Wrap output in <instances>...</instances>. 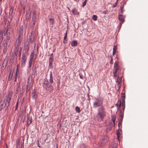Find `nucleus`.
<instances>
[{"label":"nucleus","mask_w":148,"mask_h":148,"mask_svg":"<svg viewBox=\"0 0 148 148\" xmlns=\"http://www.w3.org/2000/svg\"><path fill=\"white\" fill-rule=\"evenodd\" d=\"M72 12L73 14H75V9H73V10H72Z\"/></svg>","instance_id":"53"},{"label":"nucleus","mask_w":148,"mask_h":148,"mask_svg":"<svg viewBox=\"0 0 148 148\" xmlns=\"http://www.w3.org/2000/svg\"><path fill=\"white\" fill-rule=\"evenodd\" d=\"M4 35L6 36H10V30L9 29L8 27L6 29L4 33Z\"/></svg>","instance_id":"18"},{"label":"nucleus","mask_w":148,"mask_h":148,"mask_svg":"<svg viewBox=\"0 0 148 148\" xmlns=\"http://www.w3.org/2000/svg\"><path fill=\"white\" fill-rule=\"evenodd\" d=\"M103 99L101 97L95 98L93 103V106L94 108L99 107L98 109V114L96 115L94 118L95 120L98 121L103 120L106 116V113L105 108L103 106Z\"/></svg>","instance_id":"1"},{"label":"nucleus","mask_w":148,"mask_h":148,"mask_svg":"<svg viewBox=\"0 0 148 148\" xmlns=\"http://www.w3.org/2000/svg\"><path fill=\"white\" fill-rule=\"evenodd\" d=\"M53 60V54L51 53L49 58V67L51 68H53L52 64Z\"/></svg>","instance_id":"11"},{"label":"nucleus","mask_w":148,"mask_h":148,"mask_svg":"<svg viewBox=\"0 0 148 148\" xmlns=\"http://www.w3.org/2000/svg\"><path fill=\"white\" fill-rule=\"evenodd\" d=\"M36 19V14L35 11H34L33 12L32 18V23H33V24L32 26L34 27L35 25V23Z\"/></svg>","instance_id":"9"},{"label":"nucleus","mask_w":148,"mask_h":148,"mask_svg":"<svg viewBox=\"0 0 148 148\" xmlns=\"http://www.w3.org/2000/svg\"><path fill=\"white\" fill-rule=\"evenodd\" d=\"M49 20L51 24L53 25L54 23V20L53 18H50L49 19Z\"/></svg>","instance_id":"30"},{"label":"nucleus","mask_w":148,"mask_h":148,"mask_svg":"<svg viewBox=\"0 0 148 148\" xmlns=\"http://www.w3.org/2000/svg\"><path fill=\"white\" fill-rule=\"evenodd\" d=\"M18 100H17V101L16 103V108H15V110H16L18 108Z\"/></svg>","instance_id":"41"},{"label":"nucleus","mask_w":148,"mask_h":148,"mask_svg":"<svg viewBox=\"0 0 148 148\" xmlns=\"http://www.w3.org/2000/svg\"><path fill=\"white\" fill-rule=\"evenodd\" d=\"M28 55L26 54H23L21 62V66L22 67H24L25 65Z\"/></svg>","instance_id":"5"},{"label":"nucleus","mask_w":148,"mask_h":148,"mask_svg":"<svg viewBox=\"0 0 148 148\" xmlns=\"http://www.w3.org/2000/svg\"><path fill=\"white\" fill-rule=\"evenodd\" d=\"M13 74V73L11 71H10V74L9 76V77L8 78V80L9 81H10V80L12 78V75Z\"/></svg>","instance_id":"31"},{"label":"nucleus","mask_w":148,"mask_h":148,"mask_svg":"<svg viewBox=\"0 0 148 148\" xmlns=\"http://www.w3.org/2000/svg\"><path fill=\"white\" fill-rule=\"evenodd\" d=\"M122 79V77H118L117 80L116 81V82L118 83H121V80Z\"/></svg>","instance_id":"32"},{"label":"nucleus","mask_w":148,"mask_h":148,"mask_svg":"<svg viewBox=\"0 0 148 148\" xmlns=\"http://www.w3.org/2000/svg\"><path fill=\"white\" fill-rule=\"evenodd\" d=\"M108 140V138L106 136H104L103 137L101 140L100 141L101 145L100 146H102L105 145L107 143Z\"/></svg>","instance_id":"8"},{"label":"nucleus","mask_w":148,"mask_h":148,"mask_svg":"<svg viewBox=\"0 0 148 148\" xmlns=\"http://www.w3.org/2000/svg\"><path fill=\"white\" fill-rule=\"evenodd\" d=\"M8 104H7L6 99L1 101L0 102V111L1 110L3 109H4L5 111L7 110L10 105V102Z\"/></svg>","instance_id":"3"},{"label":"nucleus","mask_w":148,"mask_h":148,"mask_svg":"<svg viewBox=\"0 0 148 148\" xmlns=\"http://www.w3.org/2000/svg\"><path fill=\"white\" fill-rule=\"evenodd\" d=\"M122 96L121 98L122 101V104L123 107L122 110H121L120 111H123L124 112L125 108V92H124L121 94Z\"/></svg>","instance_id":"6"},{"label":"nucleus","mask_w":148,"mask_h":148,"mask_svg":"<svg viewBox=\"0 0 148 148\" xmlns=\"http://www.w3.org/2000/svg\"><path fill=\"white\" fill-rule=\"evenodd\" d=\"M117 135V137L118 138H119L120 137V134H116Z\"/></svg>","instance_id":"55"},{"label":"nucleus","mask_w":148,"mask_h":148,"mask_svg":"<svg viewBox=\"0 0 148 148\" xmlns=\"http://www.w3.org/2000/svg\"><path fill=\"white\" fill-rule=\"evenodd\" d=\"M36 44H35V45H34V47H36Z\"/></svg>","instance_id":"61"},{"label":"nucleus","mask_w":148,"mask_h":148,"mask_svg":"<svg viewBox=\"0 0 148 148\" xmlns=\"http://www.w3.org/2000/svg\"><path fill=\"white\" fill-rule=\"evenodd\" d=\"M124 6V5H121L120 7V12L121 13H123V12L124 11V10L123 9Z\"/></svg>","instance_id":"37"},{"label":"nucleus","mask_w":148,"mask_h":148,"mask_svg":"<svg viewBox=\"0 0 148 148\" xmlns=\"http://www.w3.org/2000/svg\"><path fill=\"white\" fill-rule=\"evenodd\" d=\"M10 36H6V40L4 44L7 45L8 46H9L10 45Z\"/></svg>","instance_id":"14"},{"label":"nucleus","mask_w":148,"mask_h":148,"mask_svg":"<svg viewBox=\"0 0 148 148\" xmlns=\"http://www.w3.org/2000/svg\"><path fill=\"white\" fill-rule=\"evenodd\" d=\"M116 116L115 115H113L112 116V121L113 122V123L114 124V125L115 122V120L116 119Z\"/></svg>","instance_id":"28"},{"label":"nucleus","mask_w":148,"mask_h":148,"mask_svg":"<svg viewBox=\"0 0 148 148\" xmlns=\"http://www.w3.org/2000/svg\"><path fill=\"white\" fill-rule=\"evenodd\" d=\"M37 94L34 91H33L32 92V98L35 100L36 99Z\"/></svg>","instance_id":"24"},{"label":"nucleus","mask_w":148,"mask_h":148,"mask_svg":"<svg viewBox=\"0 0 148 148\" xmlns=\"http://www.w3.org/2000/svg\"><path fill=\"white\" fill-rule=\"evenodd\" d=\"M32 74L35 75L36 73V67L35 66L34 67L32 68Z\"/></svg>","instance_id":"25"},{"label":"nucleus","mask_w":148,"mask_h":148,"mask_svg":"<svg viewBox=\"0 0 148 148\" xmlns=\"http://www.w3.org/2000/svg\"><path fill=\"white\" fill-rule=\"evenodd\" d=\"M33 34V32H32L30 33V35L29 36V42L31 44L33 43L34 40V35L32 36Z\"/></svg>","instance_id":"13"},{"label":"nucleus","mask_w":148,"mask_h":148,"mask_svg":"<svg viewBox=\"0 0 148 148\" xmlns=\"http://www.w3.org/2000/svg\"><path fill=\"white\" fill-rule=\"evenodd\" d=\"M32 86H27V88H26V91L27 92H28V91L30 90V89H31V88Z\"/></svg>","instance_id":"38"},{"label":"nucleus","mask_w":148,"mask_h":148,"mask_svg":"<svg viewBox=\"0 0 148 148\" xmlns=\"http://www.w3.org/2000/svg\"><path fill=\"white\" fill-rule=\"evenodd\" d=\"M63 42L65 43V42H64V41H63Z\"/></svg>","instance_id":"63"},{"label":"nucleus","mask_w":148,"mask_h":148,"mask_svg":"<svg viewBox=\"0 0 148 148\" xmlns=\"http://www.w3.org/2000/svg\"><path fill=\"white\" fill-rule=\"evenodd\" d=\"M75 110L76 111L77 113H79L81 111L80 108L77 106L75 107Z\"/></svg>","instance_id":"36"},{"label":"nucleus","mask_w":148,"mask_h":148,"mask_svg":"<svg viewBox=\"0 0 148 148\" xmlns=\"http://www.w3.org/2000/svg\"><path fill=\"white\" fill-rule=\"evenodd\" d=\"M119 69V68L118 66V64L116 61L114 63V70L118 71Z\"/></svg>","instance_id":"21"},{"label":"nucleus","mask_w":148,"mask_h":148,"mask_svg":"<svg viewBox=\"0 0 148 148\" xmlns=\"http://www.w3.org/2000/svg\"><path fill=\"white\" fill-rule=\"evenodd\" d=\"M23 39V36H19L18 38V39L16 41V43L20 44L21 42Z\"/></svg>","instance_id":"19"},{"label":"nucleus","mask_w":148,"mask_h":148,"mask_svg":"<svg viewBox=\"0 0 148 148\" xmlns=\"http://www.w3.org/2000/svg\"><path fill=\"white\" fill-rule=\"evenodd\" d=\"M121 101L119 99L117 103L116 104V106L117 107H118V108H117L118 110L119 109L120 107L121 106Z\"/></svg>","instance_id":"23"},{"label":"nucleus","mask_w":148,"mask_h":148,"mask_svg":"<svg viewBox=\"0 0 148 148\" xmlns=\"http://www.w3.org/2000/svg\"><path fill=\"white\" fill-rule=\"evenodd\" d=\"M97 16L96 15H93L92 16V19L94 21H96L97 20Z\"/></svg>","instance_id":"40"},{"label":"nucleus","mask_w":148,"mask_h":148,"mask_svg":"<svg viewBox=\"0 0 148 148\" xmlns=\"http://www.w3.org/2000/svg\"><path fill=\"white\" fill-rule=\"evenodd\" d=\"M108 13V10H106L105 11H103L102 12V13L104 14H107Z\"/></svg>","instance_id":"44"},{"label":"nucleus","mask_w":148,"mask_h":148,"mask_svg":"<svg viewBox=\"0 0 148 148\" xmlns=\"http://www.w3.org/2000/svg\"><path fill=\"white\" fill-rule=\"evenodd\" d=\"M2 1V0H0V2H1Z\"/></svg>","instance_id":"62"},{"label":"nucleus","mask_w":148,"mask_h":148,"mask_svg":"<svg viewBox=\"0 0 148 148\" xmlns=\"http://www.w3.org/2000/svg\"><path fill=\"white\" fill-rule=\"evenodd\" d=\"M34 56V55L33 54V52L31 53L30 55V58L29 62V67L30 68L31 67L32 63L33 62V58Z\"/></svg>","instance_id":"15"},{"label":"nucleus","mask_w":148,"mask_h":148,"mask_svg":"<svg viewBox=\"0 0 148 148\" xmlns=\"http://www.w3.org/2000/svg\"><path fill=\"white\" fill-rule=\"evenodd\" d=\"M118 1V0H116V2L113 5V7H115L116 6L117 4Z\"/></svg>","instance_id":"45"},{"label":"nucleus","mask_w":148,"mask_h":148,"mask_svg":"<svg viewBox=\"0 0 148 148\" xmlns=\"http://www.w3.org/2000/svg\"><path fill=\"white\" fill-rule=\"evenodd\" d=\"M3 39V34L2 32H0V43H1Z\"/></svg>","instance_id":"35"},{"label":"nucleus","mask_w":148,"mask_h":148,"mask_svg":"<svg viewBox=\"0 0 148 148\" xmlns=\"http://www.w3.org/2000/svg\"><path fill=\"white\" fill-rule=\"evenodd\" d=\"M122 121H119V122L118 123V126L119 127H120L121 125V124H122Z\"/></svg>","instance_id":"46"},{"label":"nucleus","mask_w":148,"mask_h":148,"mask_svg":"<svg viewBox=\"0 0 148 148\" xmlns=\"http://www.w3.org/2000/svg\"><path fill=\"white\" fill-rule=\"evenodd\" d=\"M18 66H17V69H18Z\"/></svg>","instance_id":"64"},{"label":"nucleus","mask_w":148,"mask_h":148,"mask_svg":"<svg viewBox=\"0 0 148 148\" xmlns=\"http://www.w3.org/2000/svg\"><path fill=\"white\" fill-rule=\"evenodd\" d=\"M30 77H29L28 79V82H27V86H32V81L31 80H29Z\"/></svg>","instance_id":"22"},{"label":"nucleus","mask_w":148,"mask_h":148,"mask_svg":"<svg viewBox=\"0 0 148 148\" xmlns=\"http://www.w3.org/2000/svg\"><path fill=\"white\" fill-rule=\"evenodd\" d=\"M19 46H20V44H16V45L15 48H14V50H15L16 51H18L19 49Z\"/></svg>","instance_id":"27"},{"label":"nucleus","mask_w":148,"mask_h":148,"mask_svg":"<svg viewBox=\"0 0 148 148\" xmlns=\"http://www.w3.org/2000/svg\"><path fill=\"white\" fill-rule=\"evenodd\" d=\"M124 18L125 17L123 15H119V19L122 23H123L124 22Z\"/></svg>","instance_id":"17"},{"label":"nucleus","mask_w":148,"mask_h":148,"mask_svg":"<svg viewBox=\"0 0 148 148\" xmlns=\"http://www.w3.org/2000/svg\"><path fill=\"white\" fill-rule=\"evenodd\" d=\"M79 148H85V147L83 146L82 147V146H81Z\"/></svg>","instance_id":"58"},{"label":"nucleus","mask_w":148,"mask_h":148,"mask_svg":"<svg viewBox=\"0 0 148 148\" xmlns=\"http://www.w3.org/2000/svg\"><path fill=\"white\" fill-rule=\"evenodd\" d=\"M24 49L25 52L23 54L28 55V52L29 49V42L27 40H26L24 42Z\"/></svg>","instance_id":"4"},{"label":"nucleus","mask_w":148,"mask_h":148,"mask_svg":"<svg viewBox=\"0 0 148 148\" xmlns=\"http://www.w3.org/2000/svg\"><path fill=\"white\" fill-rule=\"evenodd\" d=\"M38 144L37 145L38 146V147H40V146H39V144L38 143Z\"/></svg>","instance_id":"59"},{"label":"nucleus","mask_w":148,"mask_h":148,"mask_svg":"<svg viewBox=\"0 0 148 148\" xmlns=\"http://www.w3.org/2000/svg\"><path fill=\"white\" fill-rule=\"evenodd\" d=\"M118 71L114 70V71H113V74H117Z\"/></svg>","instance_id":"51"},{"label":"nucleus","mask_w":148,"mask_h":148,"mask_svg":"<svg viewBox=\"0 0 148 148\" xmlns=\"http://www.w3.org/2000/svg\"><path fill=\"white\" fill-rule=\"evenodd\" d=\"M14 9V7H11L10 10L9 18L11 21L12 20V18L14 14V13H13Z\"/></svg>","instance_id":"12"},{"label":"nucleus","mask_w":148,"mask_h":148,"mask_svg":"<svg viewBox=\"0 0 148 148\" xmlns=\"http://www.w3.org/2000/svg\"><path fill=\"white\" fill-rule=\"evenodd\" d=\"M121 132H122V130L121 129H119L118 130V131L116 132V134H121Z\"/></svg>","instance_id":"39"},{"label":"nucleus","mask_w":148,"mask_h":148,"mask_svg":"<svg viewBox=\"0 0 148 148\" xmlns=\"http://www.w3.org/2000/svg\"><path fill=\"white\" fill-rule=\"evenodd\" d=\"M114 74V75H113V77H117V74Z\"/></svg>","instance_id":"54"},{"label":"nucleus","mask_w":148,"mask_h":148,"mask_svg":"<svg viewBox=\"0 0 148 148\" xmlns=\"http://www.w3.org/2000/svg\"><path fill=\"white\" fill-rule=\"evenodd\" d=\"M110 63L111 64H113V59H112V57L111 58V59H110Z\"/></svg>","instance_id":"49"},{"label":"nucleus","mask_w":148,"mask_h":148,"mask_svg":"<svg viewBox=\"0 0 148 148\" xmlns=\"http://www.w3.org/2000/svg\"><path fill=\"white\" fill-rule=\"evenodd\" d=\"M35 50L37 51V52L38 51V47H37V49L34 50V52H35Z\"/></svg>","instance_id":"57"},{"label":"nucleus","mask_w":148,"mask_h":148,"mask_svg":"<svg viewBox=\"0 0 148 148\" xmlns=\"http://www.w3.org/2000/svg\"><path fill=\"white\" fill-rule=\"evenodd\" d=\"M67 36V31H66V33H65V35L64 37V40H65L66 39V38Z\"/></svg>","instance_id":"48"},{"label":"nucleus","mask_w":148,"mask_h":148,"mask_svg":"<svg viewBox=\"0 0 148 148\" xmlns=\"http://www.w3.org/2000/svg\"><path fill=\"white\" fill-rule=\"evenodd\" d=\"M28 119L29 121H27V124H28V126H29L32 122V117H29L28 118Z\"/></svg>","instance_id":"34"},{"label":"nucleus","mask_w":148,"mask_h":148,"mask_svg":"<svg viewBox=\"0 0 148 148\" xmlns=\"http://www.w3.org/2000/svg\"><path fill=\"white\" fill-rule=\"evenodd\" d=\"M117 87L118 88V90H119L121 87L120 83H118L117 84Z\"/></svg>","instance_id":"43"},{"label":"nucleus","mask_w":148,"mask_h":148,"mask_svg":"<svg viewBox=\"0 0 148 148\" xmlns=\"http://www.w3.org/2000/svg\"><path fill=\"white\" fill-rule=\"evenodd\" d=\"M23 29L21 27L20 29L19 32V36H23Z\"/></svg>","instance_id":"29"},{"label":"nucleus","mask_w":148,"mask_h":148,"mask_svg":"<svg viewBox=\"0 0 148 148\" xmlns=\"http://www.w3.org/2000/svg\"><path fill=\"white\" fill-rule=\"evenodd\" d=\"M79 76H80V78L81 79H82L83 76H82L81 75H80V74H79Z\"/></svg>","instance_id":"56"},{"label":"nucleus","mask_w":148,"mask_h":148,"mask_svg":"<svg viewBox=\"0 0 148 148\" xmlns=\"http://www.w3.org/2000/svg\"><path fill=\"white\" fill-rule=\"evenodd\" d=\"M13 94V92L12 91H10L9 92L8 95L6 97V102L7 104H8V103L10 102V101L11 99L12 96Z\"/></svg>","instance_id":"10"},{"label":"nucleus","mask_w":148,"mask_h":148,"mask_svg":"<svg viewBox=\"0 0 148 148\" xmlns=\"http://www.w3.org/2000/svg\"><path fill=\"white\" fill-rule=\"evenodd\" d=\"M16 91L17 92H19L21 91V88L20 87V84L19 83H17L16 84Z\"/></svg>","instance_id":"20"},{"label":"nucleus","mask_w":148,"mask_h":148,"mask_svg":"<svg viewBox=\"0 0 148 148\" xmlns=\"http://www.w3.org/2000/svg\"><path fill=\"white\" fill-rule=\"evenodd\" d=\"M21 51H22V48H21L19 50V55L20 56H21Z\"/></svg>","instance_id":"52"},{"label":"nucleus","mask_w":148,"mask_h":148,"mask_svg":"<svg viewBox=\"0 0 148 148\" xmlns=\"http://www.w3.org/2000/svg\"><path fill=\"white\" fill-rule=\"evenodd\" d=\"M87 0H85L84 1L83 3V4L82 5V6L83 7H84L86 4Z\"/></svg>","instance_id":"42"},{"label":"nucleus","mask_w":148,"mask_h":148,"mask_svg":"<svg viewBox=\"0 0 148 148\" xmlns=\"http://www.w3.org/2000/svg\"><path fill=\"white\" fill-rule=\"evenodd\" d=\"M124 112L120 111V114H119V121H123V119L124 116Z\"/></svg>","instance_id":"16"},{"label":"nucleus","mask_w":148,"mask_h":148,"mask_svg":"<svg viewBox=\"0 0 148 148\" xmlns=\"http://www.w3.org/2000/svg\"><path fill=\"white\" fill-rule=\"evenodd\" d=\"M77 42L75 40H74L71 43V45L72 47H74L77 46Z\"/></svg>","instance_id":"26"},{"label":"nucleus","mask_w":148,"mask_h":148,"mask_svg":"<svg viewBox=\"0 0 148 148\" xmlns=\"http://www.w3.org/2000/svg\"><path fill=\"white\" fill-rule=\"evenodd\" d=\"M49 82L47 78H45L42 83V86L43 88L47 91L51 92L53 91V87L52 86L51 84L53 83V77L52 76V72L51 71H50Z\"/></svg>","instance_id":"2"},{"label":"nucleus","mask_w":148,"mask_h":148,"mask_svg":"<svg viewBox=\"0 0 148 148\" xmlns=\"http://www.w3.org/2000/svg\"><path fill=\"white\" fill-rule=\"evenodd\" d=\"M118 71L114 70V71H113V74H117Z\"/></svg>","instance_id":"50"},{"label":"nucleus","mask_w":148,"mask_h":148,"mask_svg":"<svg viewBox=\"0 0 148 148\" xmlns=\"http://www.w3.org/2000/svg\"><path fill=\"white\" fill-rule=\"evenodd\" d=\"M16 81V78L15 79V81Z\"/></svg>","instance_id":"60"},{"label":"nucleus","mask_w":148,"mask_h":148,"mask_svg":"<svg viewBox=\"0 0 148 148\" xmlns=\"http://www.w3.org/2000/svg\"><path fill=\"white\" fill-rule=\"evenodd\" d=\"M13 53H14V55L16 56L18 54V51H16L15 50H14Z\"/></svg>","instance_id":"47"},{"label":"nucleus","mask_w":148,"mask_h":148,"mask_svg":"<svg viewBox=\"0 0 148 148\" xmlns=\"http://www.w3.org/2000/svg\"><path fill=\"white\" fill-rule=\"evenodd\" d=\"M117 49V47L116 46H114L113 48V55H114L116 52V50Z\"/></svg>","instance_id":"33"},{"label":"nucleus","mask_w":148,"mask_h":148,"mask_svg":"<svg viewBox=\"0 0 148 148\" xmlns=\"http://www.w3.org/2000/svg\"><path fill=\"white\" fill-rule=\"evenodd\" d=\"M8 45L4 44L3 42L2 44L0 45V49H3V53L4 54H6V53Z\"/></svg>","instance_id":"7"}]
</instances>
